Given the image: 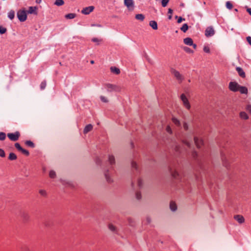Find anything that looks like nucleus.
I'll return each mask as SVG.
<instances>
[{"instance_id":"nucleus-1","label":"nucleus","mask_w":251,"mask_h":251,"mask_svg":"<svg viewBox=\"0 0 251 251\" xmlns=\"http://www.w3.org/2000/svg\"><path fill=\"white\" fill-rule=\"evenodd\" d=\"M131 165L133 172L135 175V177L134 178H133L131 182V186L132 188L134 190H135V191H136V199L137 200L139 201L142 198V195L140 192L136 190L135 187L136 185L137 187H138L139 189L141 188L143 186V182L142 180L139 177L137 176V175L139 173V169L136 162L135 161L132 160L131 163Z\"/></svg>"},{"instance_id":"nucleus-2","label":"nucleus","mask_w":251,"mask_h":251,"mask_svg":"<svg viewBox=\"0 0 251 251\" xmlns=\"http://www.w3.org/2000/svg\"><path fill=\"white\" fill-rule=\"evenodd\" d=\"M108 160L111 167L109 169H107L104 171V176L107 182L109 183L113 182V176L115 174V170L113 167L115 164V158L114 155L109 154L108 155Z\"/></svg>"},{"instance_id":"nucleus-3","label":"nucleus","mask_w":251,"mask_h":251,"mask_svg":"<svg viewBox=\"0 0 251 251\" xmlns=\"http://www.w3.org/2000/svg\"><path fill=\"white\" fill-rule=\"evenodd\" d=\"M103 86L104 89H106L108 92H117L121 90L119 86L113 84L106 83Z\"/></svg>"},{"instance_id":"nucleus-4","label":"nucleus","mask_w":251,"mask_h":251,"mask_svg":"<svg viewBox=\"0 0 251 251\" xmlns=\"http://www.w3.org/2000/svg\"><path fill=\"white\" fill-rule=\"evenodd\" d=\"M169 171L171 175L176 180H179L181 181V175L178 172L177 170L175 169H173L171 167H169Z\"/></svg>"},{"instance_id":"nucleus-5","label":"nucleus","mask_w":251,"mask_h":251,"mask_svg":"<svg viewBox=\"0 0 251 251\" xmlns=\"http://www.w3.org/2000/svg\"><path fill=\"white\" fill-rule=\"evenodd\" d=\"M17 16L21 22H25L27 19V12L25 9L19 10L17 12Z\"/></svg>"},{"instance_id":"nucleus-6","label":"nucleus","mask_w":251,"mask_h":251,"mask_svg":"<svg viewBox=\"0 0 251 251\" xmlns=\"http://www.w3.org/2000/svg\"><path fill=\"white\" fill-rule=\"evenodd\" d=\"M20 133L19 131H16L14 133H9L7 134V137L12 141H16L19 139Z\"/></svg>"},{"instance_id":"nucleus-7","label":"nucleus","mask_w":251,"mask_h":251,"mask_svg":"<svg viewBox=\"0 0 251 251\" xmlns=\"http://www.w3.org/2000/svg\"><path fill=\"white\" fill-rule=\"evenodd\" d=\"M240 86L236 82L231 81L229 83V89L233 92H237L238 91Z\"/></svg>"},{"instance_id":"nucleus-8","label":"nucleus","mask_w":251,"mask_h":251,"mask_svg":"<svg viewBox=\"0 0 251 251\" xmlns=\"http://www.w3.org/2000/svg\"><path fill=\"white\" fill-rule=\"evenodd\" d=\"M124 4L129 10H133L134 8L133 0H124Z\"/></svg>"},{"instance_id":"nucleus-9","label":"nucleus","mask_w":251,"mask_h":251,"mask_svg":"<svg viewBox=\"0 0 251 251\" xmlns=\"http://www.w3.org/2000/svg\"><path fill=\"white\" fill-rule=\"evenodd\" d=\"M180 99L186 108L189 109L190 108V105L186 96L184 94H182L180 96Z\"/></svg>"},{"instance_id":"nucleus-10","label":"nucleus","mask_w":251,"mask_h":251,"mask_svg":"<svg viewBox=\"0 0 251 251\" xmlns=\"http://www.w3.org/2000/svg\"><path fill=\"white\" fill-rule=\"evenodd\" d=\"M215 34L214 28L212 26L207 27L205 31V35L206 37H211Z\"/></svg>"},{"instance_id":"nucleus-11","label":"nucleus","mask_w":251,"mask_h":251,"mask_svg":"<svg viewBox=\"0 0 251 251\" xmlns=\"http://www.w3.org/2000/svg\"><path fill=\"white\" fill-rule=\"evenodd\" d=\"M171 73L172 74L174 75V76L176 77V78L181 82L183 80V77L182 75L180 74V73L177 71L176 70L172 69L171 70Z\"/></svg>"},{"instance_id":"nucleus-12","label":"nucleus","mask_w":251,"mask_h":251,"mask_svg":"<svg viewBox=\"0 0 251 251\" xmlns=\"http://www.w3.org/2000/svg\"><path fill=\"white\" fill-rule=\"evenodd\" d=\"M94 9V7L93 6H90L86 7L84 8L82 11L81 13L84 15H88L91 12H92Z\"/></svg>"},{"instance_id":"nucleus-13","label":"nucleus","mask_w":251,"mask_h":251,"mask_svg":"<svg viewBox=\"0 0 251 251\" xmlns=\"http://www.w3.org/2000/svg\"><path fill=\"white\" fill-rule=\"evenodd\" d=\"M194 141L196 146L198 148H200L203 144V141L197 137H194Z\"/></svg>"},{"instance_id":"nucleus-14","label":"nucleus","mask_w":251,"mask_h":251,"mask_svg":"<svg viewBox=\"0 0 251 251\" xmlns=\"http://www.w3.org/2000/svg\"><path fill=\"white\" fill-rule=\"evenodd\" d=\"M37 9L38 7L37 6H30L28 10L26 11L27 13L37 15Z\"/></svg>"},{"instance_id":"nucleus-15","label":"nucleus","mask_w":251,"mask_h":251,"mask_svg":"<svg viewBox=\"0 0 251 251\" xmlns=\"http://www.w3.org/2000/svg\"><path fill=\"white\" fill-rule=\"evenodd\" d=\"M236 70L238 73V75L242 78H244L246 76L245 73L243 70L239 67L236 68Z\"/></svg>"},{"instance_id":"nucleus-16","label":"nucleus","mask_w":251,"mask_h":251,"mask_svg":"<svg viewBox=\"0 0 251 251\" xmlns=\"http://www.w3.org/2000/svg\"><path fill=\"white\" fill-rule=\"evenodd\" d=\"M234 219L240 224H242L245 221L244 218L240 215L234 216Z\"/></svg>"},{"instance_id":"nucleus-17","label":"nucleus","mask_w":251,"mask_h":251,"mask_svg":"<svg viewBox=\"0 0 251 251\" xmlns=\"http://www.w3.org/2000/svg\"><path fill=\"white\" fill-rule=\"evenodd\" d=\"M170 208L172 212H175L177 209V205L175 202L171 201L170 203Z\"/></svg>"},{"instance_id":"nucleus-18","label":"nucleus","mask_w":251,"mask_h":251,"mask_svg":"<svg viewBox=\"0 0 251 251\" xmlns=\"http://www.w3.org/2000/svg\"><path fill=\"white\" fill-rule=\"evenodd\" d=\"M93 129V126L91 124L86 125L84 129L83 133L86 134Z\"/></svg>"},{"instance_id":"nucleus-19","label":"nucleus","mask_w":251,"mask_h":251,"mask_svg":"<svg viewBox=\"0 0 251 251\" xmlns=\"http://www.w3.org/2000/svg\"><path fill=\"white\" fill-rule=\"evenodd\" d=\"M183 42L185 44L188 46H191V45H193V41L191 38L187 37L184 39Z\"/></svg>"},{"instance_id":"nucleus-20","label":"nucleus","mask_w":251,"mask_h":251,"mask_svg":"<svg viewBox=\"0 0 251 251\" xmlns=\"http://www.w3.org/2000/svg\"><path fill=\"white\" fill-rule=\"evenodd\" d=\"M149 25L153 29L156 30L158 28L157 23L155 21H151L150 22Z\"/></svg>"},{"instance_id":"nucleus-21","label":"nucleus","mask_w":251,"mask_h":251,"mask_svg":"<svg viewBox=\"0 0 251 251\" xmlns=\"http://www.w3.org/2000/svg\"><path fill=\"white\" fill-rule=\"evenodd\" d=\"M238 91H240L241 94H246L248 93V89L245 86H240Z\"/></svg>"},{"instance_id":"nucleus-22","label":"nucleus","mask_w":251,"mask_h":251,"mask_svg":"<svg viewBox=\"0 0 251 251\" xmlns=\"http://www.w3.org/2000/svg\"><path fill=\"white\" fill-rule=\"evenodd\" d=\"M110 70H111V72H112L116 75H118L120 73V69L116 67H111L110 68Z\"/></svg>"},{"instance_id":"nucleus-23","label":"nucleus","mask_w":251,"mask_h":251,"mask_svg":"<svg viewBox=\"0 0 251 251\" xmlns=\"http://www.w3.org/2000/svg\"><path fill=\"white\" fill-rule=\"evenodd\" d=\"M108 228L113 232L115 233H118V230H117L116 227L112 224H109Z\"/></svg>"},{"instance_id":"nucleus-24","label":"nucleus","mask_w":251,"mask_h":251,"mask_svg":"<svg viewBox=\"0 0 251 251\" xmlns=\"http://www.w3.org/2000/svg\"><path fill=\"white\" fill-rule=\"evenodd\" d=\"M25 144L27 146H28L29 147H30L31 148H34L35 147V146L34 143L32 141H31L30 140H27V141H26L25 142Z\"/></svg>"},{"instance_id":"nucleus-25","label":"nucleus","mask_w":251,"mask_h":251,"mask_svg":"<svg viewBox=\"0 0 251 251\" xmlns=\"http://www.w3.org/2000/svg\"><path fill=\"white\" fill-rule=\"evenodd\" d=\"M137 20L143 21L145 19V16L142 14H138L135 15Z\"/></svg>"},{"instance_id":"nucleus-26","label":"nucleus","mask_w":251,"mask_h":251,"mask_svg":"<svg viewBox=\"0 0 251 251\" xmlns=\"http://www.w3.org/2000/svg\"><path fill=\"white\" fill-rule=\"evenodd\" d=\"M17 155L13 152H10L9 153L8 159L10 160H15L17 159Z\"/></svg>"},{"instance_id":"nucleus-27","label":"nucleus","mask_w":251,"mask_h":251,"mask_svg":"<svg viewBox=\"0 0 251 251\" xmlns=\"http://www.w3.org/2000/svg\"><path fill=\"white\" fill-rule=\"evenodd\" d=\"M15 17V12L14 10H10L8 13V17L10 20H13Z\"/></svg>"},{"instance_id":"nucleus-28","label":"nucleus","mask_w":251,"mask_h":251,"mask_svg":"<svg viewBox=\"0 0 251 251\" xmlns=\"http://www.w3.org/2000/svg\"><path fill=\"white\" fill-rule=\"evenodd\" d=\"M21 216L23 220H24L25 222L27 221L29 219L28 215L25 212H23L21 214Z\"/></svg>"},{"instance_id":"nucleus-29","label":"nucleus","mask_w":251,"mask_h":251,"mask_svg":"<svg viewBox=\"0 0 251 251\" xmlns=\"http://www.w3.org/2000/svg\"><path fill=\"white\" fill-rule=\"evenodd\" d=\"M76 17L75 13H69L65 15V18L68 19H72Z\"/></svg>"},{"instance_id":"nucleus-30","label":"nucleus","mask_w":251,"mask_h":251,"mask_svg":"<svg viewBox=\"0 0 251 251\" xmlns=\"http://www.w3.org/2000/svg\"><path fill=\"white\" fill-rule=\"evenodd\" d=\"M189 26L187 24H184L182 27H180V29L183 32H186L188 29Z\"/></svg>"},{"instance_id":"nucleus-31","label":"nucleus","mask_w":251,"mask_h":251,"mask_svg":"<svg viewBox=\"0 0 251 251\" xmlns=\"http://www.w3.org/2000/svg\"><path fill=\"white\" fill-rule=\"evenodd\" d=\"M240 117L243 119H248L249 117L245 112H241L240 113Z\"/></svg>"},{"instance_id":"nucleus-32","label":"nucleus","mask_w":251,"mask_h":251,"mask_svg":"<svg viewBox=\"0 0 251 251\" xmlns=\"http://www.w3.org/2000/svg\"><path fill=\"white\" fill-rule=\"evenodd\" d=\"M49 176L51 178H54L56 176V173L53 170H51L49 173Z\"/></svg>"},{"instance_id":"nucleus-33","label":"nucleus","mask_w":251,"mask_h":251,"mask_svg":"<svg viewBox=\"0 0 251 251\" xmlns=\"http://www.w3.org/2000/svg\"><path fill=\"white\" fill-rule=\"evenodd\" d=\"M64 3V2L63 0H56L54 2V4L57 6H61V5H63Z\"/></svg>"},{"instance_id":"nucleus-34","label":"nucleus","mask_w":251,"mask_h":251,"mask_svg":"<svg viewBox=\"0 0 251 251\" xmlns=\"http://www.w3.org/2000/svg\"><path fill=\"white\" fill-rule=\"evenodd\" d=\"M60 182H61V183L64 185H68L69 186H71V183L69 181H66L65 180H63L62 179H60Z\"/></svg>"},{"instance_id":"nucleus-35","label":"nucleus","mask_w":251,"mask_h":251,"mask_svg":"<svg viewBox=\"0 0 251 251\" xmlns=\"http://www.w3.org/2000/svg\"><path fill=\"white\" fill-rule=\"evenodd\" d=\"M96 163L97 165L101 166L102 164V160L98 157L95 159Z\"/></svg>"},{"instance_id":"nucleus-36","label":"nucleus","mask_w":251,"mask_h":251,"mask_svg":"<svg viewBox=\"0 0 251 251\" xmlns=\"http://www.w3.org/2000/svg\"><path fill=\"white\" fill-rule=\"evenodd\" d=\"M46 86V81L45 80L43 81L40 84V89L41 90L45 89Z\"/></svg>"},{"instance_id":"nucleus-37","label":"nucleus","mask_w":251,"mask_h":251,"mask_svg":"<svg viewBox=\"0 0 251 251\" xmlns=\"http://www.w3.org/2000/svg\"><path fill=\"white\" fill-rule=\"evenodd\" d=\"M6 138V134L4 132H0V140L3 141Z\"/></svg>"},{"instance_id":"nucleus-38","label":"nucleus","mask_w":251,"mask_h":251,"mask_svg":"<svg viewBox=\"0 0 251 251\" xmlns=\"http://www.w3.org/2000/svg\"><path fill=\"white\" fill-rule=\"evenodd\" d=\"M7 31V29L5 27L0 25V34H4Z\"/></svg>"},{"instance_id":"nucleus-39","label":"nucleus","mask_w":251,"mask_h":251,"mask_svg":"<svg viewBox=\"0 0 251 251\" xmlns=\"http://www.w3.org/2000/svg\"><path fill=\"white\" fill-rule=\"evenodd\" d=\"M226 7L228 9H231L233 7V5L231 3V2L229 1H228L226 2Z\"/></svg>"},{"instance_id":"nucleus-40","label":"nucleus","mask_w":251,"mask_h":251,"mask_svg":"<svg viewBox=\"0 0 251 251\" xmlns=\"http://www.w3.org/2000/svg\"><path fill=\"white\" fill-rule=\"evenodd\" d=\"M176 19H177V23L179 24L181 23L182 21H185V19L181 17H178L177 16H175Z\"/></svg>"},{"instance_id":"nucleus-41","label":"nucleus","mask_w":251,"mask_h":251,"mask_svg":"<svg viewBox=\"0 0 251 251\" xmlns=\"http://www.w3.org/2000/svg\"><path fill=\"white\" fill-rule=\"evenodd\" d=\"M169 1V0H161L162 6L164 7H166Z\"/></svg>"},{"instance_id":"nucleus-42","label":"nucleus","mask_w":251,"mask_h":251,"mask_svg":"<svg viewBox=\"0 0 251 251\" xmlns=\"http://www.w3.org/2000/svg\"><path fill=\"white\" fill-rule=\"evenodd\" d=\"M173 121L175 125H176L177 126H180V123L179 120H178L177 119L174 118H173Z\"/></svg>"},{"instance_id":"nucleus-43","label":"nucleus","mask_w":251,"mask_h":251,"mask_svg":"<svg viewBox=\"0 0 251 251\" xmlns=\"http://www.w3.org/2000/svg\"><path fill=\"white\" fill-rule=\"evenodd\" d=\"M15 147L19 151H21L23 149L19 143H15Z\"/></svg>"},{"instance_id":"nucleus-44","label":"nucleus","mask_w":251,"mask_h":251,"mask_svg":"<svg viewBox=\"0 0 251 251\" xmlns=\"http://www.w3.org/2000/svg\"><path fill=\"white\" fill-rule=\"evenodd\" d=\"M20 151H21L23 154H24L26 156H28L29 155V151L27 150L24 149L23 148Z\"/></svg>"},{"instance_id":"nucleus-45","label":"nucleus","mask_w":251,"mask_h":251,"mask_svg":"<svg viewBox=\"0 0 251 251\" xmlns=\"http://www.w3.org/2000/svg\"><path fill=\"white\" fill-rule=\"evenodd\" d=\"M184 50L186 52H188V53H193V51L191 49H190L189 48H188L187 47H184Z\"/></svg>"},{"instance_id":"nucleus-46","label":"nucleus","mask_w":251,"mask_h":251,"mask_svg":"<svg viewBox=\"0 0 251 251\" xmlns=\"http://www.w3.org/2000/svg\"><path fill=\"white\" fill-rule=\"evenodd\" d=\"M101 41V39H99L97 38H93L92 39V41L95 43H97V45H99V42Z\"/></svg>"},{"instance_id":"nucleus-47","label":"nucleus","mask_w":251,"mask_h":251,"mask_svg":"<svg viewBox=\"0 0 251 251\" xmlns=\"http://www.w3.org/2000/svg\"><path fill=\"white\" fill-rule=\"evenodd\" d=\"M0 156L4 157L5 156V153L3 150L0 149Z\"/></svg>"},{"instance_id":"nucleus-48","label":"nucleus","mask_w":251,"mask_h":251,"mask_svg":"<svg viewBox=\"0 0 251 251\" xmlns=\"http://www.w3.org/2000/svg\"><path fill=\"white\" fill-rule=\"evenodd\" d=\"M39 192L42 196L45 197L47 195L46 192L44 190H40Z\"/></svg>"},{"instance_id":"nucleus-49","label":"nucleus","mask_w":251,"mask_h":251,"mask_svg":"<svg viewBox=\"0 0 251 251\" xmlns=\"http://www.w3.org/2000/svg\"><path fill=\"white\" fill-rule=\"evenodd\" d=\"M100 99L103 102H108V100H107V98L104 96H101L100 97Z\"/></svg>"},{"instance_id":"nucleus-50","label":"nucleus","mask_w":251,"mask_h":251,"mask_svg":"<svg viewBox=\"0 0 251 251\" xmlns=\"http://www.w3.org/2000/svg\"><path fill=\"white\" fill-rule=\"evenodd\" d=\"M203 51L205 52L206 53H209L210 52V49L207 46H204L203 48Z\"/></svg>"},{"instance_id":"nucleus-51","label":"nucleus","mask_w":251,"mask_h":251,"mask_svg":"<svg viewBox=\"0 0 251 251\" xmlns=\"http://www.w3.org/2000/svg\"><path fill=\"white\" fill-rule=\"evenodd\" d=\"M166 131L170 134H171L172 133V129L171 127L169 126H168L166 127Z\"/></svg>"},{"instance_id":"nucleus-52","label":"nucleus","mask_w":251,"mask_h":251,"mask_svg":"<svg viewBox=\"0 0 251 251\" xmlns=\"http://www.w3.org/2000/svg\"><path fill=\"white\" fill-rule=\"evenodd\" d=\"M21 251H29V250L27 247L24 246L21 248Z\"/></svg>"},{"instance_id":"nucleus-53","label":"nucleus","mask_w":251,"mask_h":251,"mask_svg":"<svg viewBox=\"0 0 251 251\" xmlns=\"http://www.w3.org/2000/svg\"><path fill=\"white\" fill-rule=\"evenodd\" d=\"M246 110L251 114V105H248L246 106Z\"/></svg>"},{"instance_id":"nucleus-54","label":"nucleus","mask_w":251,"mask_h":251,"mask_svg":"<svg viewBox=\"0 0 251 251\" xmlns=\"http://www.w3.org/2000/svg\"><path fill=\"white\" fill-rule=\"evenodd\" d=\"M247 41L248 42V43L251 46V36H248L247 37Z\"/></svg>"},{"instance_id":"nucleus-55","label":"nucleus","mask_w":251,"mask_h":251,"mask_svg":"<svg viewBox=\"0 0 251 251\" xmlns=\"http://www.w3.org/2000/svg\"><path fill=\"white\" fill-rule=\"evenodd\" d=\"M183 127L185 130H187L188 129V126L187 123H184L183 124Z\"/></svg>"},{"instance_id":"nucleus-56","label":"nucleus","mask_w":251,"mask_h":251,"mask_svg":"<svg viewBox=\"0 0 251 251\" xmlns=\"http://www.w3.org/2000/svg\"><path fill=\"white\" fill-rule=\"evenodd\" d=\"M151 222V219L150 217H147L146 218V223L147 224H150Z\"/></svg>"},{"instance_id":"nucleus-57","label":"nucleus","mask_w":251,"mask_h":251,"mask_svg":"<svg viewBox=\"0 0 251 251\" xmlns=\"http://www.w3.org/2000/svg\"><path fill=\"white\" fill-rule=\"evenodd\" d=\"M247 11L251 16V8H247Z\"/></svg>"},{"instance_id":"nucleus-58","label":"nucleus","mask_w":251,"mask_h":251,"mask_svg":"<svg viewBox=\"0 0 251 251\" xmlns=\"http://www.w3.org/2000/svg\"><path fill=\"white\" fill-rule=\"evenodd\" d=\"M173 12V10L171 8H169L168 9V14H170V15H172Z\"/></svg>"},{"instance_id":"nucleus-59","label":"nucleus","mask_w":251,"mask_h":251,"mask_svg":"<svg viewBox=\"0 0 251 251\" xmlns=\"http://www.w3.org/2000/svg\"><path fill=\"white\" fill-rule=\"evenodd\" d=\"M92 26H98V27H101V25H99V24H93V25H92Z\"/></svg>"},{"instance_id":"nucleus-60","label":"nucleus","mask_w":251,"mask_h":251,"mask_svg":"<svg viewBox=\"0 0 251 251\" xmlns=\"http://www.w3.org/2000/svg\"><path fill=\"white\" fill-rule=\"evenodd\" d=\"M191 46H193V47L194 49H196V48H197V45L195 44H194L193 43V45H191Z\"/></svg>"},{"instance_id":"nucleus-61","label":"nucleus","mask_w":251,"mask_h":251,"mask_svg":"<svg viewBox=\"0 0 251 251\" xmlns=\"http://www.w3.org/2000/svg\"><path fill=\"white\" fill-rule=\"evenodd\" d=\"M41 1H42V0H36V2L38 4L40 3L41 2Z\"/></svg>"},{"instance_id":"nucleus-62","label":"nucleus","mask_w":251,"mask_h":251,"mask_svg":"<svg viewBox=\"0 0 251 251\" xmlns=\"http://www.w3.org/2000/svg\"><path fill=\"white\" fill-rule=\"evenodd\" d=\"M168 19H169V20L172 19V15H169L168 16Z\"/></svg>"},{"instance_id":"nucleus-63","label":"nucleus","mask_w":251,"mask_h":251,"mask_svg":"<svg viewBox=\"0 0 251 251\" xmlns=\"http://www.w3.org/2000/svg\"><path fill=\"white\" fill-rule=\"evenodd\" d=\"M94 62H94V60H91V61H90V63H91V64H93L94 63Z\"/></svg>"},{"instance_id":"nucleus-64","label":"nucleus","mask_w":251,"mask_h":251,"mask_svg":"<svg viewBox=\"0 0 251 251\" xmlns=\"http://www.w3.org/2000/svg\"><path fill=\"white\" fill-rule=\"evenodd\" d=\"M187 145L188 147H190V144H189V143H187Z\"/></svg>"}]
</instances>
